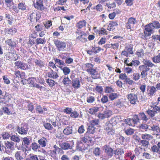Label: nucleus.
<instances>
[{
	"instance_id": "obj_25",
	"label": "nucleus",
	"mask_w": 160,
	"mask_h": 160,
	"mask_svg": "<svg viewBox=\"0 0 160 160\" xmlns=\"http://www.w3.org/2000/svg\"><path fill=\"white\" fill-rule=\"evenodd\" d=\"M118 25L117 22L111 21L108 26L107 29L109 31H111L115 29V27H117Z\"/></svg>"
},
{
	"instance_id": "obj_40",
	"label": "nucleus",
	"mask_w": 160,
	"mask_h": 160,
	"mask_svg": "<svg viewBox=\"0 0 160 160\" xmlns=\"http://www.w3.org/2000/svg\"><path fill=\"white\" fill-rule=\"evenodd\" d=\"M35 63L36 65L40 68H42L45 66L44 62L40 59H36L35 61Z\"/></svg>"
},
{
	"instance_id": "obj_31",
	"label": "nucleus",
	"mask_w": 160,
	"mask_h": 160,
	"mask_svg": "<svg viewBox=\"0 0 160 160\" xmlns=\"http://www.w3.org/2000/svg\"><path fill=\"white\" fill-rule=\"evenodd\" d=\"M85 68L86 71L89 73L94 68H93L94 65L91 63H87L85 64Z\"/></svg>"
},
{
	"instance_id": "obj_53",
	"label": "nucleus",
	"mask_w": 160,
	"mask_h": 160,
	"mask_svg": "<svg viewBox=\"0 0 160 160\" xmlns=\"http://www.w3.org/2000/svg\"><path fill=\"white\" fill-rule=\"evenodd\" d=\"M43 126L45 128L48 130H52L53 129V127L51 124L49 123H44Z\"/></svg>"
},
{
	"instance_id": "obj_16",
	"label": "nucleus",
	"mask_w": 160,
	"mask_h": 160,
	"mask_svg": "<svg viewBox=\"0 0 160 160\" xmlns=\"http://www.w3.org/2000/svg\"><path fill=\"white\" fill-rule=\"evenodd\" d=\"M72 86L75 89H78L81 87L80 82L78 78L72 79Z\"/></svg>"
},
{
	"instance_id": "obj_48",
	"label": "nucleus",
	"mask_w": 160,
	"mask_h": 160,
	"mask_svg": "<svg viewBox=\"0 0 160 160\" xmlns=\"http://www.w3.org/2000/svg\"><path fill=\"white\" fill-rule=\"evenodd\" d=\"M139 115L141 119L143 121L146 122L148 120V118L144 112H140Z\"/></svg>"
},
{
	"instance_id": "obj_33",
	"label": "nucleus",
	"mask_w": 160,
	"mask_h": 160,
	"mask_svg": "<svg viewBox=\"0 0 160 160\" xmlns=\"http://www.w3.org/2000/svg\"><path fill=\"white\" fill-rule=\"evenodd\" d=\"M47 141V139L43 137L38 140V142L42 147H44L46 145Z\"/></svg>"
},
{
	"instance_id": "obj_26",
	"label": "nucleus",
	"mask_w": 160,
	"mask_h": 160,
	"mask_svg": "<svg viewBox=\"0 0 160 160\" xmlns=\"http://www.w3.org/2000/svg\"><path fill=\"white\" fill-rule=\"evenodd\" d=\"M87 22L85 20H81L78 22L76 25V27L78 29H81L86 27Z\"/></svg>"
},
{
	"instance_id": "obj_35",
	"label": "nucleus",
	"mask_w": 160,
	"mask_h": 160,
	"mask_svg": "<svg viewBox=\"0 0 160 160\" xmlns=\"http://www.w3.org/2000/svg\"><path fill=\"white\" fill-rule=\"evenodd\" d=\"M133 45L132 44H128L125 47V50L130 54H132L133 53Z\"/></svg>"
},
{
	"instance_id": "obj_52",
	"label": "nucleus",
	"mask_w": 160,
	"mask_h": 160,
	"mask_svg": "<svg viewBox=\"0 0 160 160\" xmlns=\"http://www.w3.org/2000/svg\"><path fill=\"white\" fill-rule=\"evenodd\" d=\"M70 116L72 118H76L79 117V114L77 111H72L70 114Z\"/></svg>"
},
{
	"instance_id": "obj_58",
	"label": "nucleus",
	"mask_w": 160,
	"mask_h": 160,
	"mask_svg": "<svg viewBox=\"0 0 160 160\" xmlns=\"http://www.w3.org/2000/svg\"><path fill=\"white\" fill-rule=\"evenodd\" d=\"M136 55L139 57L143 56L144 55V51L142 49H140L137 51Z\"/></svg>"
},
{
	"instance_id": "obj_50",
	"label": "nucleus",
	"mask_w": 160,
	"mask_h": 160,
	"mask_svg": "<svg viewBox=\"0 0 160 160\" xmlns=\"http://www.w3.org/2000/svg\"><path fill=\"white\" fill-rule=\"evenodd\" d=\"M152 59L153 62L154 63H160V53L157 55L154 56Z\"/></svg>"
},
{
	"instance_id": "obj_2",
	"label": "nucleus",
	"mask_w": 160,
	"mask_h": 160,
	"mask_svg": "<svg viewBox=\"0 0 160 160\" xmlns=\"http://www.w3.org/2000/svg\"><path fill=\"white\" fill-rule=\"evenodd\" d=\"M143 64L140 65L138 69L141 72V75L142 78H146L148 75V72L149 71L150 68L155 66L151 61L148 59H144Z\"/></svg>"
},
{
	"instance_id": "obj_28",
	"label": "nucleus",
	"mask_w": 160,
	"mask_h": 160,
	"mask_svg": "<svg viewBox=\"0 0 160 160\" xmlns=\"http://www.w3.org/2000/svg\"><path fill=\"white\" fill-rule=\"evenodd\" d=\"M125 140V138L122 136L118 137L115 141V143L118 144H123Z\"/></svg>"
},
{
	"instance_id": "obj_3",
	"label": "nucleus",
	"mask_w": 160,
	"mask_h": 160,
	"mask_svg": "<svg viewBox=\"0 0 160 160\" xmlns=\"http://www.w3.org/2000/svg\"><path fill=\"white\" fill-rule=\"evenodd\" d=\"M104 130L106 133L109 137L112 136L115 134V129L113 125L109 122L106 123Z\"/></svg>"
},
{
	"instance_id": "obj_60",
	"label": "nucleus",
	"mask_w": 160,
	"mask_h": 160,
	"mask_svg": "<svg viewBox=\"0 0 160 160\" xmlns=\"http://www.w3.org/2000/svg\"><path fill=\"white\" fill-rule=\"evenodd\" d=\"M101 4H98L93 8V9H95L98 12H102L103 10V7Z\"/></svg>"
},
{
	"instance_id": "obj_10",
	"label": "nucleus",
	"mask_w": 160,
	"mask_h": 160,
	"mask_svg": "<svg viewBox=\"0 0 160 160\" xmlns=\"http://www.w3.org/2000/svg\"><path fill=\"white\" fill-rule=\"evenodd\" d=\"M14 64L18 69L21 70H26L28 68V67L27 63L23 62L21 61H18L16 62Z\"/></svg>"
},
{
	"instance_id": "obj_49",
	"label": "nucleus",
	"mask_w": 160,
	"mask_h": 160,
	"mask_svg": "<svg viewBox=\"0 0 160 160\" xmlns=\"http://www.w3.org/2000/svg\"><path fill=\"white\" fill-rule=\"evenodd\" d=\"M146 112L152 119L156 115L155 112L152 110L148 109L146 111Z\"/></svg>"
},
{
	"instance_id": "obj_47",
	"label": "nucleus",
	"mask_w": 160,
	"mask_h": 160,
	"mask_svg": "<svg viewBox=\"0 0 160 160\" xmlns=\"http://www.w3.org/2000/svg\"><path fill=\"white\" fill-rule=\"evenodd\" d=\"M46 82L49 86L51 87H52L56 84H57V83L55 82L54 80L50 78L46 79Z\"/></svg>"
},
{
	"instance_id": "obj_43",
	"label": "nucleus",
	"mask_w": 160,
	"mask_h": 160,
	"mask_svg": "<svg viewBox=\"0 0 160 160\" xmlns=\"http://www.w3.org/2000/svg\"><path fill=\"white\" fill-rule=\"evenodd\" d=\"M36 42L37 45L44 44L46 42V40L45 38H39L36 39Z\"/></svg>"
},
{
	"instance_id": "obj_36",
	"label": "nucleus",
	"mask_w": 160,
	"mask_h": 160,
	"mask_svg": "<svg viewBox=\"0 0 160 160\" xmlns=\"http://www.w3.org/2000/svg\"><path fill=\"white\" fill-rule=\"evenodd\" d=\"M62 82L64 86H69L72 83V81L68 77H64L62 80Z\"/></svg>"
},
{
	"instance_id": "obj_45",
	"label": "nucleus",
	"mask_w": 160,
	"mask_h": 160,
	"mask_svg": "<svg viewBox=\"0 0 160 160\" xmlns=\"http://www.w3.org/2000/svg\"><path fill=\"white\" fill-rule=\"evenodd\" d=\"M6 43L12 47H15L16 46V42L11 39H8L6 41Z\"/></svg>"
},
{
	"instance_id": "obj_9",
	"label": "nucleus",
	"mask_w": 160,
	"mask_h": 160,
	"mask_svg": "<svg viewBox=\"0 0 160 160\" xmlns=\"http://www.w3.org/2000/svg\"><path fill=\"white\" fill-rule=\"evenodd\" d=\"M90 49L87 51V53L90 55H91L93 53L97 54L99 53L101 50L103 51V49H102L99 46H91Z\"/></svg>"
},
{
	"instance_id": "obj_27",
	"label": "nucleus",
	"mask_w": 160,
	"mask_h": 160,
	"mask_svg": "<svg viewBox=\"0 0 160 160\" xmlns=\"http://www.w3.org/2000/svg\"><path fill=\"white\" fill-rule=\"evenodd\" d=\"M5 18L7 19L8 23L11 25L12 24V22L13 21V18L12 15L8 13H5Z\"/></svg>"
},
{
	"instance_id": "obj_44",
	"label": "nucleus",
	"mask_w": 160,
	"mask_h": 160,
	"mask_svg": "<svg viewBox=\"0 0 160 160\" xmlns=\"http://www.w3.org/2000/svg\"><path fill=\"white\" fill-rule=\"evenodd\" d=\"M139 142V144L141 145L142 148H148L149 144V141L146 140H140Z\"/></svg>"
},
{
	"instance_id": "obj_62",
	"label": "nucleus",
	"mask_w": 160,
	"mask_h": 160,
	"mask_svg": "<svg viewBox=\"0 0 160 160\" xmlns=\"http://www.w3.org/2000/svg\"><path fill=\"white\" fill-rule=\"evenodd\" d=\"M151 149L153 152H157L158 154H160V150L156 145H153Z\"/></svg>"
},
{
	"instance_id": "obj_4",
	"label": "nucleus",
	"mask_w": 160,
	"mask_h": 160,
	"mask_svg": "<svg viewBox=\"0 0 160 160\" xmlns=\"http://www.w3.org/2000/svg\"><path fill=\"white\" fill-rule=\"evenodd\" d=\"M54 42L59 51H63L66 48V43L65 42L57 39L54 41Z\"/></svg>"
},
{
	"instance_id": "obj_42",
	"label": "nucleus",
	"mask_w": 160,
	"mask_h": 160,
	"mask_svg": "<svg viewBox=\"0 0 160 160\" xmlns=\"http://www.w3.org/2000/svg\"><path fill=\"white\" fill-rule=\"evenodd\" d=\"M16 30V29L14 28H6L4 30L5 33L6 34L9 35H12L14 32H16L14 31Z\"/></svg>"
},
{
	"instance_id": "obj_13",
	"label": "nucleus",
	"mask_w": 160,
	"mask_h": 160,
	"mask_svg": "<svg viewBox=\"0 0 160 160\" xmlns=\"http://www.w3.org/2000/svg\"><path fill=\"white\" fill-rule=\"evenodd\" d=\"M104 152L108 158H111L113 154L114 151L112 148L107 145L104 146Z\"/></svg>"
},
{
	"instance_id": "obj_29",
	"label": "nucleus",
	"mask_w": 160,
	"mask_h": 160,
	"mask_svg": "<svg viewBox=\"0 0 160 160\" xmlns=\"http://www.w3.org/2000/svg\"><path fill=\"white\" fill-rule=\"evenodd\" d=\"M36 110L37 112L40 114H42L44 112L47 111V109L46 108H42L40 105L37 106Z\"/></svg>"
},
{
	"instance_id": "obj_59",
	"label": "nucleus",
	"mask_w": 160,
	"mask_h": 160,
	"mask_svg": "<svg viewBox=\"0 0 160 160\" xmlns=\"http://www.w3.org/2000/svg\"><path fill=\"white\" fill-rule=\"evenodd\" d=\"M61 69L62 70L64 74L65 75L68 74L70 72V68L67 67H64Z\"/></svg>"
},
{
	"instance_id": "obj_23",
	"label": "nucleus",
	"mask_w": 160,
	"mask_h": 160,
	"mask_svg": "<svg viewBox=\"0 0 160 160\" xmlns=\"http://www.w3.org/2000/svg\"><path fill=\"white\" fill-rule=\"evenodd\" d=\"M48 76L49 78L53 79H56L59 77L57 72L54 71L52 69H51V72H48Z\"/></svg>"
},
{
	"instance_id": "obj_32",
	"label": "nucleus",
	"mask_w": 160,
	"mask_h": 160,
	"mask_svg": "<svg viewBox=\"0 0 160 160\" xmlns=\"http://www.w3.org/2000/svg\"><path fill=\"white\" fill-rule=\"evenodd\" d=\"M141 138L143 140L148 141L153 138V137L150 134L145 133L142 134Z\"/></svg>"
},
{
	"instance_id": "obj_20",
	"label": "nucleus",
	"mask_w": 160,
	"mask_h": 160,
	"mask_svg": "<svg viewBox=\"0 0 160 160\" xmlns=\"http://www.w3.org/2000/svg\"><path fill=\"white\" fill-rule=\"evenodd\" d=\"M122 121V118L120 117L116 116L112 118L109 122L114 126V125L121 122Z\"/></svg>"
},
{
	"instance_id": "obj_14",
	"label": "nucleus",
	"mask_w": 160,
	"mask_h": 160,
	"mask_svg": "<svg viewBox=\"0 0 160 160\" xmlns=\"http://www.w3.org/2000/svg\"><path fill=\"white\" fill-rule=\"evenodd\" d=\"M88 73L91 75L92 78L93 79H96L100 78V73L96 69L94 68Z\"/></svg>"
},
{
	"instance_id": "obj_11",
	"label": "nucleus",
	"mask_w": 160,
	"mask_h": 160,
	"mask_svg": "<svg viewBox=\"0 0 160 160\" xmlns=\"http://www.w3.org/2000/svg\"><path fill=\"white\" fill-rule=\"evenodd\" d=\"M137 22L135 18L131 17L128 19V21L125 24V27L127 29H130L132 28L134 25Z\"/></svg>"
},
{
	"instance_id": "obj_8",
	"label": "nucleus",
	"mask_w": 160,
	"mask_h": 160,
	"mask_svg": "<svg viewBox=\"0 0 160 160\" xmlns=\"http://www.w3.org/2000/svg\"><path fill=\"white\" fill-rule=\"evenodd\" d=\"M28 125L26 124H22L20 127H18L17 128L18 132L21 134H26L28 131Z\"/></svg>"
},
{
	"instance_id": "obj_17",
	"label": "nucleus",
	"mask_w": 160,
	"mask_h": 160,
	"mask_svg": "<svg viewBox=\"0 0 160 160\" xmlns=\"http://www.w3.org/2000/svg\"><path fill=\"white\" fill-rule=\"evenodd\" d=\"M158 104V102H152L150 105V107L152 108V110L156 114L160 112V107L157 106Z\"/></svg>"
},
{
	"instance_id": "obj_37",
	"label": "nucleus",
	"mask_w": 160,
	"mask_h": 160,
	"mask_svg": "<svg viewBox=\"0 0 160 160\" xmlns=\"http://www.w3.org/2000/svg\"><path fill=\"white\" fill-rule=\"evenodd\" d=\"M114 153L115 156H118V157L123 154L124 153V151L122 148H118L114 151Z\"/></svg>"
},
{
	"instance_id": "obj_51",
	"label": "nucleus",
	"mask_w": 160,
	"mask_h": 160,
	"mask_svg": "<svg viewBox=\"0 0 160 160\" xmlns=\"http://www.w3.org/2000/svg\"><path fill=\"white\" fill-rule=\"evenodd\" d=\"M49 155L51 156L54 159L57 160V153L56 151L55 150V149L54 150H50L49 151Z\"/></svg>"
},
{
	"instance_id": "obj_46",
	"label": "nucleus",
	"mask_w": 160,
	"mask_h": 160,
	"mask_svg": "<svg viewBox=\"0 0 160 160\" xmlns=\"http://www.w3.org/2000/svg\"><path fill=\"white\" fill-rule=\"evenodd\" d=\"M5 144L7 148L11 150L14 149V143L13 142L7 141Z\"/></svg>"
},
{
	"instance_id": "obj_15",
	"label": "nucleus",
	"mask_w": 160,
	"mask_h": 160,
	"mask_svg": "<svg viewBox=\"0 0 160 160\" xmlns=\"http://www.w3.org/2000/svg\"><path fill=\"white\" fill-rule=\"evenodd\" d=\"M94 32L99 36L107 35L108 34V32L107 30L103 28H100L99 29H96Z\"/></svg>"
},
{
	"instance_id": "obj_63",
	"label": "nucleus",
	"mask_w": 160,
	"mask_h": 160,
	"mask_svg": "<svg viewBox=\"0 0 160 160\" xmlns=\"http://www.w3.org/2000/svg\"><path fill=\"white\" fill-rule=\"evenodd\" d=\"M95 100V98L93 96H89L87 98L86 101L88 103H93Z\"/></svg>"
},
{
	"instance_id": "obj_1",
	"label": "nucleus",
	"mask_w": 160,
	"mask_h": 160,
	"mask_svg": "<svg viewBox=\"0 0 160 160\" xmlns=\"http://www.w3.org/2000/svg\"><path fill=\"white\" fill-rule=\"evenodd\" d=\"M160 28V23L158 21H154L152 22H150L144 27L143 33H140L139 37L142 38L146 40L148 37L151 36L153 33L155 29Z\"/></svg>"
},
{
	"instance_id": "obj_18",
	"label": "nucleus",
	"mask_w": 160,
	"mask_h": 160,
	"mask_svg": "<svg viewBox=\"0 0 160 160\" xmlns=\"http://www.w3.org/2000/svg\"><path fill=\"white\" fill-rule=\"evenodd\" d=\"M6 56V59L8 60L16 61L18 59V57L16 58L17 56V54L14 53L8 52Z\"/></svg>"
},
{
	"instance_id": "obj_38",
	"label": "nucleus",
	"mask_w": 160,
	"mask_h": 160,
	"mask_svg": "<svg viewBox=\"0 0 160 160\" xmlns=\"http://www.w3.org/2000/svg\"><path fill=\"white\" fill-rule=\"evenodd\" d=\"M18 7L19 10L21 11H25L26 9V5L25 2L23 1L19 2L18 4Z\"/></svg>"
},
{
	"instance_id": "obj_12",
	"label": "nucleus",
	"mask_w": 160,
	"mask_h": 160,
	"mask_svg": "<svg viewBox=\"0 0 160 160\" xmlns=\"http://www.w3.org/2000/svg\"><path fill=\"white\" fill-rule=\"evenodd\" d=\"M147 91L148 96L152 97L156 93L157 90L154 86H148L147 87Z\"/></svg>"
},
{
	"instance_id": "obj_39",
	"label": "nucleus",
	"mask_w": 160,
	"mask_h": 160,
	"mask_svg": "<svg viewBox=\"0 0 160 160\" xmlns=\"http://www.w3.org/2000/svg\"><path fill=\"white\" fill-rule=\"evenodd\" d=\"M96 128L93 126H92L91 125L88 126L87 129V132L86 133V134L87 133L93 134L95 132Z\"/></svg>"
},
{
	"instance_id": "obj_64",
	"label": "nucleus",
	"mask_w": 160,
	"mask_h": 160,
	"mask_svg": "<svg viewBox=\"0 0 160 160\" xmlns=\"http://www.w3.org/2000/svg\"><path fill=\"white\" fill-rule=\"evenodd\" d=\"M140 75L138 73H134L132 75V79L135 81H137L140 79Z\"/></svg>"
},
{
	"instance_id": "obj_21",
	"label": "nucleus",
	"mask_w": 160,
	"mask_h": 160,
	"mask_svg": "<svg viewBox=\"0 0 160 160\" xmlns=\"http://www.w3.org/2000/svg\"><path fill=\"white\" fill-rule=\"evenodd\" d=\"M40 18V17L39 16H38L37 14L34 12L32 13L29 15V17H28V19L31 22L35 21L37 22L39 20Z\"/></svg>"
},
{
	"instance_id": "obj_56",
	"label": "nucleus",
	"mask_w": 160,
	"mask_h": 160,
	"mask_svg": "<svg viewBox=\"0 0 160 160\" xmlns=\"http://www.w3.org/2000/svg\"><path fill=\"white\" fill-rule=\"evenodd\" d=\"M39 148H40V146L36 142H33L31 145L32 149L35 152H37Z\"/></svg>"
},
{
	"instance_id": "obj_55",
	"label": "nucleus",
	"mask_w": 160,
	"mask_h": 160,
	"mask_svg": "<svg viewBox=\"0 0 160 160\" xmlns=\"http://www.w3.org/2000/svg\"><path fill=\"white\" fill-rule=\"evenodd\" d=\"M98 111V108L97 107H93L92 108H90L89 109L88 112H89L91 114H93L96 113Z\"/></svg>"
},
{
	"instance_id": "obj_34",
	"label": "nucleus",
	"mask_w": 160,
	"mask_h": 160,
	"mask_svg": "<svg viewBox=\"0 0 160 160\" xmlns=\"http://www.w3.org/2000/svg\"><path fill=\"white\" fill-rule=\"evenodd\" d=\"M85 135L84 137L82 138L81 140L84 143H91L92 141V137L87 136L86 134Z\"/></svg>"
},
{
	"instance_id": "obj_5",
	"label": "nucleus",
	"mask_w": 160,
	"mask_h": 160,
	"mask_svg": "<svg viewBox=\"0 0 160 160\" xmlns=\"http://www.w3.org/2000/svg\"><path fill=\"white\" fill-rule=\"evenodd\" d=\"M127 98L131 104L135 105L138 102V95L134 93H130L127 95Z\"/></svg>"
},
{
	"instance_id": "obj_54",
	"label": "nucleus",
	"mask_w": 160,
	"mask_h": 160,
	"mask_svg": "<svg viewBox=\"0 0 160 160\" xmlns=\"http://www.w3.org/2000/svg\"><path fill=\"white\" fill-rule=\"evenodd\" d=\"M142 149L141 147H139L136 148L134 149V152L136 156H139V154L142 153Z\"/></svg>"
},
{
	"instance_id": "obj_30",
	"label": "nucleus",
	"mask_w": 160,
	"mask_h": 160,
	"mask_svg": "<svg viewBox=\"0 0 160 160\" xmlns=\"http://www.w3.org/2000/svg\"><path fill=\"white\" fill-rule=\"evenodd\" d=\"M64 134L66 135H68L72 133V127L68 126L65 128L63 131Z\"/></svg>"
},
{
	"instance_id": "obj_6",
	"label": "nucleus",
	"mask_w": 160,
	"mask_h": 160,
	"mask_svg": "<svg viewBox=\"0 0 160 160\" xmlns=\"http://www.w3.org/2000/svg\"><path fill=\"white\" fill-rule=\"evenodd\" d=\"M44 0H36L35 3L33 4L34 7L36 9L43 11L46 8L43 4Z\"/></svg>"
},
{
	"instance_id": "obj_61",
	"label": "nucleus",
	"mask_w": 160,
	"mask_h": 160,
	"mask_svg": "<svg viewBox=\"0 0 160 160\" xmlns=\"http://www.w3.org/2000/svg\"><path fill=\"white\" fill-rule=\"evenodd\" d=\"M105 92L106 93H110L114 92V89L112 87L106 86L105 88Z\"/></svg>"
},
{
	"instance_id": "obj_24",
	"label": "nucleus",
	"mask_w": 160,
	"mask_h": 160,
	"mask_svg": "<svg viewBox=\"0 0 160 160\" xmlns=\"http://www.w3.org/2000/svg\"><path fill=\"white\" fill-rule=\"evenodd\" d=\"M86 37L87 34L86 33H85V34H82V35L78 36L77 37H76V41H79L82 42L84 43L87 41Z\"/></svg>"
},
{
	"instance_id": "obj_41",
	"label": "nucleus",
	"mask_w": 160,
	"mask_h": 160,
	"mask_svg": "<svg viewBox=\"0 0 160 160\" xmlns=\"http://www.w3.org/2000/svg\"><path fill=\"white\" fill-rule=\"evenodd\" d=\"M93 91L98 93L102 94L103 92V89L102 86L98 84L96 85Z\"/></svg>"
},
{
	"instance_id": "obj_22",
	"label": "nucleus",
	"mask_w": 160,
	"mask_h": 160,
	"mask_svg": "<svg viewBox=\"0 0 160 160\" xmlns=\"http://www.w3.org/2000/svg\"><path fill=\"white\" fill-rule=\"evenodd\" d=\"M24 152L23 151H17L16 152L15 156L17 160H22L23 159Z\"/></svg>"
},
{
	"instance_id": "obj_19",
	"label": "nucleus",
	"mask_w": 160,
	"mask_h": 160,
	"mask_svg": "<svg viewBox=\"0 0 160 160\" xmlns=\"http://www.w3.org/2000/svg\"><path fill=\"white\" fill-rule=\"evenodd\" d=\"M14 74L16 78H20L22 79L26 80V78L25 72H21L19 70L15 71L14 72Z\"/></svg>"
},
{
	"instance_id": "obj_7",
	"label": "nucleus",
	"mask_w": 160,
	"mask_h": 160,
	"mask_svg": "<svg viewBox=\"0 0 160 160\" xmlns=\"http://www.w3.org/2000/svg\"><path fill=\"white\" fill-rule=\"evenodd\" d=\"M73 144V142L72 141H67L59 144L60 147L64 150L71 149Z\"/></svg>"
},
{
	"instance_id": "obj_57",
	"label": "nucleus",
	"mask_w": 160,
	"mask_h": 160,
	"mask_svg": "<svg viewBox=\"0 0 160 160\" xmlns=\"http://www.w3.org/2000/svg\"><path fill=\"white\" fill-rule=\"evenodd\" d=\"M118 95L117 93H112L109 95V98L110 100L113 101L118 97Z\"/></svg>"
}]
</instances>
